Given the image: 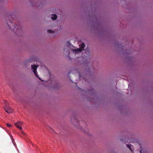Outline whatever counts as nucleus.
Segmentation results:
<instances>
[{"label":"nucleus","instance_id":"1","mask_svg":"<svg viewBox=\"0 0 153 153\" xmlns=\"http://www.w3.org/2000/svg\"><path fill=\"white\" fill-rule=\"evenodd\" d=\"M7 25L9 28L11 30L13 31H16L15 33H16L17 34H18V33H19L22 31L21 29V27L20 25L18 26L17 24L16 25V26H15V25L14 26H12V27H10L9 25L8 22H7Z\"/></svg>","mask_w":153,"mask_h":153},{"label":"nucleus","instance_id":"2","mask_svg":"<svg viewBox=\"0 0 153 153\" xmlns=\"http://www.w3.org/2000/svg\"><path fill=\"white\" fill-rule=\"evenodd\" d=\"M79 47L81 49H79L77 48L76 49H74L73 50V51H74V52L75 53H81V51L82 50H83V49L85 48V45L84 43H82L81 44H80L79 45Z\"/></svg>","mask_w":153,"mask_h":153},{"label":"nucleus","instance_id":"3","mask_svg":"<svg viewBox=\"0 0 153 153\" xmlns=\"http://www.w3.org/2000/svg\"><path fill=\"white\" fill-rule=\"evenodd\" d=\"M31 68L33 70V72L34 74L39 79L41 80V81H42L41 79H40L38 77L39 75L37 74V68L38 67V66H36L34 65H31Z\"/></svg>","mask_w":153,"mask_h":153},{"label":"nucleus","instance_id":"4","mask_svg":"<svg viewBox=\"0 0 153 153\" xmlns=\"http://www.w3.org/2000/svg\"><path fill=\"white\" fill-rule=\"evenodd\" d=\"M4 108L5 111L8 114L11 113L13 111V108L9 106L6 107H4Z\"/></svg>","mask_w":153,"mask_h":153},{"label":"nucleus","instance_id":"5","mask_svg":"<svg viewBox=\"0 0 153 153\" xmlns=\"http://www.w3.org/2000/svg\"><path fill=\"white\" fill-rule=\"evenodd\" d=\"M15 125L18 128H19L20 130H22V122L20 121L17 122L15 123Z\"/></svg>","mask_w":153,"mask_h":153},{"label":"nucleus","instance_id":"6","mask_svg":"<svg viewBox=\"0 0 153 153\" xmlns=\"http://www.w3.org/2000/svg\"><path fill=\"white\" fill-rule=\"evenodd\" d=\"M65 45L67 47H68V50L66 52L68 54H69V52L68 50V47H70L71 45V44L70 42V41H68L65 44Z\"/></svg>","mask_w":153,"mask_h":153},{"label":"nucleus","instance_id":"7","mask_svg":"<svg viewBox=\"0 0 153 153\" xmlns=\"http://www.w3.org/2000/svg\"><path fill=\"white\" fill-rule=\"evenodd\" d=\"M51 17L52 20H54L56 19L57 16L56 14H53L51 15Z\"/></svg>","mask_w":153,"mask_h":153},{"label":"nucleus","instance_id":"8","mask_svg":"<svg viewBox=\"0 0 153 153\" xmlns=\"http://www.w3.org/2000/svg\"><path fill=\"white\" fill-rule=\"evenodd\" d=\"M4 107H6L8 106V103L5 100L4 101Z\"/></svg>","mask_w":153,"mask_h":153},{"label":"nucleus","instance_id":"9","mask_svg":"<svg viewBox=\"0 0 153 153\" xmlns=\"http://www.w3.org/2000/svg\"><path fill=\"white\" fill-rule=\"evenodd\" d=\"M127 146L128 148H129V149L131 151V152H132V149H131V146H129L128 145H127Z\"/></svg>","mask_w":153,"mask_h":153},{"label":"nucleus","instance_id":"10","mask_svg":"<svg viewBox=\"0 0 153 153\" xmlns=\"http://www.w3.org/2000/svg\"><path fill=\"white\" fill-rule=\"evenodd\" d=\"M6 125L8 127H10L12 126V125L8 123H6Z\"/></svg>","mask_w":153,"mask_h":153},{"label":"nucleus","instance_id":"11","mask_svg":"<svg viewBox=\"0 0 153 153\" xmlns=\"http://www.w3.org/2000/svg\"><path fill=\"white\" fill-rule=\"evenodd\" d=\"M54 31H53V30H48V33H53L54 32Z\"/></svg>","mask_w":153,"mask_h":153},{"label":"nucleus","instance_id":"12","mask_svg":"<svg viewBox=\"0 0 153 153\" xmlns=\"http://www.w3.org/2000/svg\"><path fill=\"white\" fill-rule=\"evenodd\" d=\"M21 132L22 134H24V135H25V133L22 131V130H21Z\"/></svg>","mask_w":153,"mask_h":153},{"label":"nucleus","instance_id":"13","mask_svg":"<svg viewBox=\"0 0 153 153\" xmlns=\"http://www.w3.org/2000/svg\"><path fill=\"white\" fill-rule=\"evenodd\" d=\"M140 153H147V152H144V153H143V149H141L140 151Z\"/></svg>","mask_w":153,"mask_h":153},{"label":"nucleus","instance_id":"14","mask_svg":"<svg viewBox=\"0 0 153 153\" xmlns=\"http://www.w3.org/2000/svg\"><path fill=\"white\" fill-rule=\"evenodd\" d=\"M79 77L80 78H81L80 74H79Z\"/></svg>","mask_w":153,"mask_h":153},{"label":"nucleus","instance_id":"15","mask_svg":"<svg viewBox=\"0 0 153 153\" xmlns=\"http://www.w3.org/2000/svg\"><path fill=\"white\" fill-rule=\"evenodd\" d=\"M10 23H11L12 24V22L10 21Z\"/></svg>","mask_w":153,"mask_h":153}]
</instances>
